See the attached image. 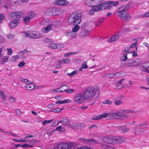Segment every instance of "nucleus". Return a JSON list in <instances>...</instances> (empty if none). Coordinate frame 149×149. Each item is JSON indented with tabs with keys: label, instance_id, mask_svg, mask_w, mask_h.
<instances>
[{
	"label": "nucleus",
	"instance_id": "nucleus-14",
	"mask_svg": "<svg viewBox=\"0 0 149 149\" xmlns=\"http://www.w3.org/2000/svg\"><path fill=\"white\" fill-rule=\"evenodd\" d=\"M54 3L55 4L60 6H65L69 4L68 2L65 0H56Z\"/></svg>",
	"mask_w": 149,
	"mask_h": 149
},
{
	"label": "nucleus",
	"instance_id": "nucleus-32",
	"mask_svg": "<svg viewBox=\"0 0 149 149\" xmlns=\"http://www.w3.org/2000/svg\"><path fill=\"white\" fill-rule=\"evenodd\" d=\"M31 18L28 16H26L23 18V21L26 24H27L29 22L31 19Z\"/></svg>",
	"mask_w": 149,
	"mask_h": 149
},
{
	"label": "nucleus",
	"instance_id": "nucleus-45",
	"mask_svg": "<svg viewBox=\"0 0 149 149\" xmlns=\"http://www.w3.org/2000/svg\"><path fill=\"white\" fill-rule=\"evenodd\" d=\"M102 103L106 105H111L112 104V102L111 101L106 100L103 101L102 102Z\"/></svg>",
	"mask_w": 149,
	"mask_h": 149
},
{
	"label": "nucleus",
	"instance_id": "nucleus-21",
	"mask_svg": "<svg viewBox=\"0 0 149 149\" xmlns=\"http://www.w3.org/2000/svg\"><path fill=\"white\" fill-rule=\"evenodd\" d=\"M130 8V6L128 5L121 6L118 9V12L125 11V10L128 9Z\"/></svg>",
	"mask_w": 149,
	"mask_h": 149
},
{
	"label": "nucleus",
	"instance_id": "nucleus-25",
	"mask_svg": "<svg viewBox=\"0 0 149 149\" xmlns=\"http://www.w3.org/2000/svg\"><path fill=\"white\" fill-rule=\"evenodd\" d=\"M69 87L67 85H63L62 86L59 88H58L57 90H59L60 89H61L59 91H56L57 92H64L66 91L68 89Z\"/></svg>",
	"mask_w": 149,
	"mask_h": 149
},
{
	"label": "nucleus",
	"instance_id": "nucleus-5",
	"mask_svg": "<svg viewBox=\"0 0 149 149\" xmlns=\"http://www.w3.org/2000/svg\"><path fill=\"white\" fill-rule=\"evenodd\" d=\"M25 34L26 36L31 38L37 39L42 37V35L40 33L35 31H28Z\"/></svg>",
	"mask_w": 149,
	"mask_h": 149
},
{
	"label": "nucleus",
	"instance_id": "nucleus-63",
	"mask_svg": "<svg viewBox=\"0 0 149 149\" xmlns=\"http://www.w3.org/2000/svg\"><path fill=\"white\" fill-rule=\"evenodd\" d=\"M71 101L69 99H66L63 101V103H67L69 102H71Z\"/></svg>",
	"mask_w": 149,
	"mask_h": 149
},
{
	"label": "nucleus",
	"instance_id": "nucleus-46",
	"mask_svg": "<svg viewBox=\"0 0 149 149\" xmlns=\"http://www.w3.org/2000/svg\"><path fill=\"white\" fill-rule=\"evenodd\" d=\"M110 7L109 8V9L110 10L112 9V6H115L118 4V1L111 2Z\"/></svg>",
	"mask_w": 149,
	"mask_h": 149
},
{
	"label": "nucleus",
	"instance_id": "nucleus-20",
	"mask_svg": "<svg viewBox=\"0 0 149 149\" xmlns=\"http://www.w3.org/2000/svg\"><path fill=\"white\" fill-rule=\"evenodd\" d=\"M122 72H115L112 74H109L107 75L108 77L110 78H114L120 76Z\"/></svg>",
	"mask_w": 149,
	"mask_h": 149
},
{
	"label": "nucleus",
	"instance_id": "nucleus-26",
	"mask_svg": "<svg viewBox=\"0 0 149 149\" xmlns=\"http://www.w3.org/2000/svg\"><path fill=\"white\" fill-rule=\"evenodd\" d=\"M81 140H84V142L86 143H97V141L93 139H81Z\"/></svg>",
	"mask_w": 149,
	"mask_h": 149
},
{
	"label": "nucleus",
	"instance_id": "nucleus-44",
	"mask_svg": "<svg viewBox=\"0 0 149 149\" xmlns=\"http://www.w3.org/2000/svg\"><path fill=\"white\" fill-rule=\"evenodd\" d=\"M20 81L22 83H26L27 84L31 83V81L28 80L27 79H24L22 78L20 79Z\"/></svg>",
	"mask_w": 149,
	"mask_h": 149
},
{
	"label": "nucleus",
	"instance_id": "nucleus-11",
	"mask_svg": "<svg viewBox=\"0 0 149 149\" xmlns=\"http://www.w3.org/2000/svg\"><path fill=\"white\" fill-rule=\"evenodd\" d=\"M56 12V9L51 8L47 9L45 12V14L47 16L56 15L57 14Z\"/></svg>",
	"mask_w": 149,
	"mask_h": 149
},
{
	"label": "nucleus",
	"instance_id": "nucleus-51",
	"mask_svg": "<svg viewBox=\"0 0 149 149\" xmlns=\"http://www.w3.org/2000/svg\"><path fill=\"white\" fill-rule=\"evenodd\" d=\"M62 110V109H61L59 108H58L51 110V111L54 112L55 113H57L60 112Z\"/></svg>",
	"mask_w": 149,
	"mask_h": 149
},
{
	"label": "nucleus",
	"instance_id": "nucleus-10",
	"mask_svg": "<svg viewBox=\"0 0 149 149\" xmlns=\"http://www.w3.org/2000/svg\"><path fill=\"white\" fill-rule=\"evenodd\" d=\"M111 4L110 1L105 2L104 0H103L101 5H100L98 7L99 10H101L102 9L104 10L110 7Z\"/></svg>",
	"mask_w": 149,
	"mask_h": 149
},
{
	"label": "nucleus",
	"instance_id": "nucleus-23",
	"mask_svg": "<svg viewBox=\"0 0 149 149\" xmlns=\"http://www.w3.org/2000/svg\"><path fill=\"white\" fill-rule=\"evenodd\" d=\"M59 123L62 124L63 125H68L70 124V121L67 118H63L59 121Z\"/></svg>",
	"mask_w": 149,
	"mask_h": 149
},
{
	"label": "nucleus",
	"instance_id": "nucleus-19",
	"mask_svg": "<svg viewBox=\"0 0 149 149\" xmlns=\"http://www.w3.org/2000/svg\"><path fill=\"white\" fill-rule=\"evenodd\" d=\"M20 22L19 20H14L13 21L10 22L9 26L11 28H13L16 27Z\"/></svg>",
	"mask_w": 149,
	"mask_h": 149
},
{
	"label": "nucleus",
	"instance_id": "nucleus-1",
	"mask_svg": "<svg viewBox=\"0 0 149 149\" xmlns=\"http://www.w3.org/2000/svg\"><path fill=\"white\" fill-rule=\"evenodd\" d=\"M83 15L82 12H75L72 13L69 17L68 22L73 23L74 25L79 24L81 22V18Z\"/></svg>",
	"mask_w": 149,
	"mask_h": 149
},
{
	"label": "nucleus",
	"instance_id": "nucleus-13",
	"mask_svg": "<svg viewBox=\"0 0 149 149\" xmlns=\"http://www.w3.org/2000/svg\"><path fill=\"white\" fill-rule=\"evenodd\" d=\"M63 45L62 44H56L54 43H52L48 46L49 48H51L55 49H60L64 47Z\"/></svg>",
	"mask_w": 149,
	"mask_h": 149
},
{
	"label": "nucleus",
	"instance_id": "nucleus-50",
	"mask_svg": "<svg viewBox=\"0 0 149 149\" xmlns=\"http://www.w3.org/2000/svg\"><path fill=\"white\" fill-rule=\"evenodd\" d=\"M28 16L29 17L31 18H33L35 16V14L33 12H30L28 14Z\"/></svg>",
	"mask_w": 149,
	"mask_h": 149
},
{
	"label": "nucleus",
	"instance_id": "nucleus-29",
	"mask_svg": "<svg viewBox=\"0 0 149 149\" xmlns=\"http://www.w3.org/2000/svg\"><path fill=\"white\" fill-rule=\"evenodd\" d=\"M93 0H85L84 2L87 6L91 7H94Z\"/></svg>",
	"mask_w": 149,
	"mask_h": 149
},
{
	"label": "nucleus",
	"instance_id": "nucleus-61",
	"mask_svg": "<svg viewBox=\"0 0 149 149\" xmlns=\"http://www.w3.org/2000/svg\"><path fill=\"white\" fill-rule=\"evenodd\" d=\"M15 111L17 114L18 115H21L22 114V112L19 110L16 109L15 110Z\"/></svg>",
	"mask_w": 149,
	"mask_h": 149
},
{
	"label": "nucleus",
	"instance_id": "nucleus-48",
	"mask_svg": "<svg viewBox=\"0 0 149 149\" xmlns=\"http://www.w3.org/2000/svg\"><path fill=\"white\" fill-rule=\"evenodd\" d=\"M116 84V85L115 88L116 89H120L123 87L122 85L120 84H118V82H117Z\"/></svg>",
	"mask_w": 149,
	"mask_h": 149
},
{
	"label": "nucleus",
	"instance_id": "nucleus-57",
	"mask_svg": "<svg viewBox=\"0 0 149 149\" xmlns=\"http://www.w3.org/2000/svg\"><path fill=\"white\" fill-rule=\"evenodd\" d=\"M88 67V66L87 65L86 63V62H84L82 65L81 68H84L86 69Z\"/></svg>",
	"mask_w": 149,
	"mask_h": 149
},
{
	"label": "nucleus",
	"instance_id": "nucleus-16",
	"mask_svg": "<svg viewBox=\"0 0 149 149\" xmlns=\"http://www.w3.org/2000/svg\"><path fill=\"white\" fill-rule=\"evenodd\" d=\"M70 145L66 143H63L58 144L57 146L58 149H69Z\"/></svg>",
	"mask_w": 149,
	"mask_h": 149
},
{
	"label": "nucleus",
	"instance_id": "nucleus-43",
	"mask_svg": "<svg viewBox=\"0 0 149 149\" xmlns=\"http://www.w3.org/2000/svg\"><path fill=\"white\" fill-rule=\"evenodd\" d=\"M120 66L122 68H125L128 67H130L129 66V65L127 61V62H123L121 63L120 64Z\"/></svg>",
	"mask_w": 149,
	"mask_h": 149
},
{
	"label": "nucleus",
	"instance_id": "nucleus-33",
	"mask_svg": "<svg viewBox=\"0 0 149 149\" xmlns=\"http://www.w3.org/2000/svg\"><path fill=\"white\" fill-rule=\"evenodd\" d=\"M55 130L61 132H63L65 131V129L64 127L60 125L57 127L55 129Z\"/></svg>",
	"mask_w": 149,
	"mask_h": 149
},
{
	"label": "nucleus",
	"instance_id": "nucleus-2",
	"mask_svg": "<svg viewBox=\"0 0 149 149\" xmlns=\"http://www.w3.org/2000/svg\"><path fill=\"white\" fill-rule=\"evenodd\" d=\"M148 123L147 121L143 122L137 125L133 130L134 133L136 135H139L143 132L145 128H147Z\"/></svg>",
	"mask_w": 149,
	"mask_h": 149
},
{
	"label": "nucleus",
	"instance_id": "nucleus-42",
	"mask_svg": "<svg viewBox=\"0 0 149 149\" xmlns=\"http://www.w3.org/2000/svg\"><path fill=\"white\" fill-rule=\"evenodd\" d=\"M77 70H75L74 71L70 73H68L67 74V75L71 77L76 74L77 73Z\"/></svg>",
	"mask_w": 149,
	"mask_h": 149
},
{
	"label": "nucleus",
	"instance_id": "nucleus-34",
	"mask_svg": "<svg viewBox=\"0 0 149 149\" xmlns=\"http://www.w3.org/2000/svg\"><path fill=\"white\" fill-rule=\"evenodd\" d=\"M65 35L67 36H71L72 37H74L76 36V34H73L72 31H67L65 33Z\"/></svg>",
	"mask_w": 149,
	"mask_h": 149
},
{
	"label": "nucleus",
	"instance_id": "nucleus-41",
	"mask_svg": "<svg viewBox=\"0 0 149 149\" xmlns=\"http://www.w3.org/2000/svg\"><path fill=\"white\" fill-rule=\"evenodd\" d=\"M104 18H102L98 20L97 23H96L95 24V26H100V25L101 23L103 22L104 19Z\"/></svg>",
	"mask_w": 149,
	"mask_h": 149
},
{
	"label": "nucleus",
	"instance_id": "nucleus-59",
	"mask_svg": "<svg viewBox=\"0 0 149 149\" xmlns=\"http://www.w3.org/2000/svg\"><path fill=\"white\" fill-rule=\"evenodd\" d=\"M62 61H63V63H68L70 62V59L69 58H67L66 59H63Z\"/></svg>",
	"mask_w": 149,
	"mask_h": 149
},
{
	"label": "nucleus",
	"instance_id": "nucleus-35",
	"mask_svg": "<svg viewBox=\"0 0 149 149\" xmlns=\"http://www.w3.org/2000/svg\"><path fill=\"white\" fill-rule=\"evenodd\" d=\"M127 53H124L123 54V57H121L120 59V60L121 61H126L127 58Z\"/></svg>",
	"mask_w": 149,
	"mask_h": 149
},
{
	"label": "nucleus",
	"instance_id": "nucleus-54",
	"mask_svg": "<svg viewBox=\"0 0 149 149\" xmlns=\"http://www.w3.org/2000/svg\"><path fill=\"white\" fill-rule=\"evenodd\" d=\"M18 58L19 57L18 55L15 56L14 57H12L11 58L10 61L12 62H15L16 61Z\"/></svg>",
	"mask_w": 149,
	"mask_h": 149
},
{
	"label": "nucleus",
	"instance_id": "nucleus-7",
	"mask_svg": "<svg viewBox=\"0 0 149 149\" xmlns=\"http://www.w3.org/2000/svg\"><path fill=\"white\" fill-rule=\"evenodd\" d=\"M86 99L84 95L81 94H77L74 97V102L77 103H82Z\"/></svg>",
	"mask_w": 149,
	"mask_h": 149
},
{
	"label": "nucleus",
	"instance_id": "nucleus-22",
	"mask_svg": "<svg viewBox=\"0 0 149 149\" xmlns=\"http://www.w3.org/2000/svg\"><path fill=\"white\" fill-rule=\"evenodd\" d=\"M52 26L51 24L48 25L46 27L42 28L41 31L44 33H47L50 31L52 29Z\"/></svg>",
	"mask_w": 149,
	"mask_h": 149
},
{
	"label": "nucleus",
	"instance_id": "nucleus-37",
	"mask_svg": "<svg viewBox=\"0 0 149 149\" xmlns=\"http://www.w3.org/2000/svg\"><path fill=\"white\" fill-rule=\"evenodd\" d=\"M0 96L1 97L2 100L5 101L6 100V96L4 93L0 89Z\"/></svg>",
	"mask_w": 149,
	"mask_h": 149
},
{
	"label": "nucleus",
	"instance_id": "nucleus-52",
	"mask_svg": "<svg viewBox=\"0 0 149 149\" xmlns=\"http://www.w3.org/2000/svg\"><path fill=\"white\" fill-rule=\"evenodd\" d=\"M25 65V62L23 61H22L19 63L18 65V66L20 68H23L24 66Z\"/></svg>",
	"mask_w": 149,
	"mask_h": 149
},
{
	"label": "nucleus",
	"instance_id": "nucleus-40",
	"mask_svg": "<svg viewBox=\"0 0 149 149\" xmlns=\"http://www.w3.org/2000/svg\"><path fill=\"white\" fill-rule=\"evenodd\" d=\"M75 26L72 29V31L73 32H76L78 31L79 29V26L77 24L76 25H74Z\"/></svg>",
	"mask_w": 149,
	"mask_h": 149
},
{
	"label": "nucleus",
	"instance_id": "nucleus-53",
	"mask_svg": "<svg viewBox=\"0 0 149 149\" xmlns=\"http://www.w3.org/2000/svg\"><path fill=\"white\" fill-rule=\"evenodd\" d=\"M90 22H87L85 23H83L81 25V27L82 28H84L87 27L90 24Z\"/></svg>",
	"mask_w": 149,
	"mask_h": 149
},
{
	"label": "nucleus",
	"instance_id": "nucleus-27",
	"mask_svg": "<svg viewBox=\"0 0 149 149\" xmlns=\"http://www.w3.org/2000/svg\"><path fill=\"white\" fill-rule=\"evenodd\" d=\"M103 0H93L94 7H98L100 5H101V4Z\"/></svg>",
	"mask_w": 149,
	"mask_h": 149
},
{
	"label": "nucleus",
	"instance_id": "nucleus-4",
	"mask_svg": "<svg viewBox=\"0 0 149 149\" xmlns=\"http://www.w3.org/2000/svg\"><path fill=\"white\" fill-rule=\"evenodd\" d=\"M110 116L115 119H119L124 120L127 118L128 115L122 112H114L110 114Z\"/></svg>",
	"mask_w": 149,
	"mask_h": 149
},
{
	"label": "nucleus",
	"instance_id": "nucleus-60",
	"mask_svg": "<svg viewBox=\"0 0 149 149\" xmlns=\"http://www.w3.org/2000/svg\"><path fill=\"white\" fill-rule=\"evenodd\" d=\"M123 111L125 112V113H135V111H132L131 110H123L122 111Z\"/></svg>",
	"mask_w": 149,
	"mask_h": 149
},
{
	"label": "nucleus",
	"instance_id": "nucleus-6",
	"mask_svg": "<svg viewBox=\"0 0 149 149\" xmlns=\"http://www.w3.org/2000/svg\"><path fill=\"white\" fill-rule=\"evenodd\" d=\"M118 15L120 19L123 21L128 22L131 19V15L125 11L122 12H118Z\"/></svg>",
	"mask_w": 149,
	"mask_h": 149
},
{
	"label": "nucleus",
	"instance_id": "nucleus-28",
	"mask_svg": "<svg viewBox=\"0 0 149 149\" xmlns=\"http://www.w3.org/2000/svg\"><path fill=\"white\" fill-rule=\"evenodd\" d=\"M72 127H74L76 128H79L80 126L85 127V125L83 123H73L72 125Z\"/></svg>",
	"mask_w": 149,
	"mask_h": 149
},
{
	"label": "nucleus",
	"instance_id": "nucleus-8",
	"mask_svg": "<svg viewBox=\"0 0 149 149\" xmlns=\"http://www.w3.org/2000/svg\"><path fill=\"white\" fill-rule=\"evenodd\" d=\"M113 144L121 143L125 141V138L123 136H112Z\"/></svg>",
	"mask_w": 149,
	"mask_h": 149
},
{
	"label": "nucleus",
	"instance_id": "nucleus-62",
	"mask_svg": "<svg viewBox=\"0 0 149 149\" xmlns=\"http://www.w3.org/2000/svg\"><path fill=\"white\" fill-rule=\"evenodd\" d=\"M48 109H52L54 107V105L52 104H49L47 105Z\"/></svg>",
	"mask_w": 149,
	"mask_h": 149
},
{
	"label": "nucleus",
	"instance_id": "nucleus-36",
	"mask_svg": "<svg viewBox=\"0 0 149 149\" xmlns=\"http://www.w3.org/2000/svg\"><path fill=\"white\" fill-rule=\"evenodd\" d=\"M43 41L47 44H49L54 42V41L53 40L49 39L48 38L44 39Z\"/></svg>",
	"mask_w": 149,
	"mask_h": 149
},
{
	"label": "nucleus",
	"instance_id": "nucleus-18",
	"mask_svg": "<svg viewBox=\"0 0 149 149\" xmlns=\"http://www.w3.org/2000/svg\"><path fill=\"white\" fill-rule=\"evenodd\" d=\"M109 114L108 113H104L102 114L98 115L97 116H93V120H100L104 118L107 117Z\"/></svg>",
	"mask_w": 149,
	"mask_h": 149
},
{
	"label": "nucleus",
	"instance_id": "nucleus-24",
	"mask_svg": "<svg viewBox=\"0 0 149 149\" xmlns=\"http://www.w3.org/2000/svg\"><path fill=\"white\" fill-rule=\"evenodd\" d=\"M120 35L118 34H116L111 36L110 38V40H108V42L109 43H111V42H113L118 40L120 38Z\"/></svg>",
	"mask_w": 149,
	"mask_h": 149
},
{
	"label": "nucleus",
	"instance_id": "nucleus-30",
	"mask_svg": "<svg viewBox=\"0 0 149 149\" xmlns=\"http://www.w3.org/2000/svg\"><path fill=\"white\" fill-rule=\"evenodd\" d=\"M25 87L27 88L29 90H32L34 89L35 86L34 85L32 84L31 81V83L27 84L25 86Z\"/></svg>",
	"mask_w": 149,
	"mask_h": 149
},
{
	"label": "nucleus",
	"instance_id": "nucleus-12",
	"mask_svg": "<svg viewBox=\"0 0 149 149\" xmlns=\"http://www.w3.org/2000/svg\"><path fill=\"white\" fill-rule=\"evenodd\" d=\"M127 62L130 67L136 66L140 63V60L138 59L134 60L132 59H129Z\"/></svg>",
	"mask_w": 149,
	"mask_h": 149
},
{
	"label": "nucleus",
	"instance_id": "nucleus-31",
	"mask_svg": "<svg viewBox=\"0 0 149 149\" xmlns=\"http://www.w3.org/2000/svg\"><path fill=\"white\" fill-rule=\"evenodd\" d=\"M100 10L99 9H98V7H97L96 8H94L93 9H91L88 13L90 15H93L95 12L97 11H98Z\"/></svg>",
	"mask_w": 149,
	"mask_h": 149
},
{
	"label": "nucleus",
	"instance_id": "nucleus-55",
	"mask_svg": "<svg viewBox=\"0 0 149 149\" xmlns=\"http://www.w3.org/2000/svg\"><path fill=\"white\" fill-rule=\"evenodd\" d=\"M10 102L13 103L16 100V99L13 96H10V98L8 99Z\"/></svg>",
	"mask_w": 149,
	"mask_h": 149
},
{
	"label": "nucleus",
	"instance_id": "nucleus-3",
	"mask_svg": "<svg viewBox=\"0 0 149 149\" xmlns=\"http://www.w3.org/2000/svg\"><path fill=\"white\" fill-rule=\"evenodd\" d=\"M97 91V88L95 87L91 86L85 89L84 94L86 99H90L92 98L94 96Z\"/></svg>",
	"mask_w": 149,
	"mask_h": 149
},
{
	"label": "nucleus",
	"instance_id": "nucleus-9",
	"mask_svg": "<svg viewBox=\"0 0 149 149\" xmlns=\"http://www.w3.org/2000/svg\"><path fill=\"white\" fill-rule=\"evenodd\" d=\"M22 14L21 12H14L10 13L9 15V17L10 18L16 20H19L21 16L22 15Z\"/></svg>",
	"mask_w": 149,
	"mask_h": 149
},
{
	"label": "nucleus",
	"instance_id": "nucleus-58",
	"mask_svg": "<svg viewBox=\"0 0 149 149\" xmlns=\"http://www.w3.org/2000/svg\"><path fill=\"white\" fill-rule=\"evenodd\" d=\"M138 42V41H136L135 43H133L132 44V45L130 46V48H132L134 47L137 45Z\"/></svg>",
	"mask_w": 149,
	"mask_h": 149
},
{
	"label": "nucleus",
	"instance_id": "nucleus-39",
	"mask_svg": "<svg viewBox=\"0 0 149 149\" xmlns=\"http://www.w3.org/2000/svg\"><path fill=\"white\" fill-rule=\"evenodd\" d=\"M122 103L123 102L119 98L116 99L114 102V104L116 105H119L122 104Z\"/></svg>",
	"mask_w": 149,
	"mask_h": 149
},
{
	"label": "nucleus",
	"instance_id": "nucleus-38",
	"mask_svg": "<svg viewBox=\"0 0 149 149\" xmlns=\"http://www.w3.org/2000/svg\"><path fill=\"white\" fill-rule=\"evenodd\" d=\"M129 130V129L128 128H127L125 125H124V127L121 130V132L122 133H125L126 132H128Z\"/></svg>",
	"mask_w": 149,
	"mask_h": 149
},
{
	"label": "nucleus",
	"instance_id": "nucleus-15",
	"mask_svg": "<svg viewBox=\"0 0 149 149\" xmlns=\"http://www.w3.org/2000/svg\"><path fill=\"white\" fill-rule=\"evenodd\" d=\"M90 33L91 31H90L84 29L82 30L81 32L79 33V36L80 37H84L88 36Z\"/></svg>",
	"mask_w": 149,
	"mask_h": 149
},
{
	"label": "nucleus",
	"instance_id": "nucleus-56",
	"mask_svg": "<svg viewBox=\"0 0 149 149\" xmlns=\"http://www.w3.org/2000/svg\"><path fill=\"white\" fill-rule=\"evenodd\" d=\"M13 141H14L15 142H28V141H26L25 140H22V139L18 140L16 139H14Z\"/></svg>",
	"mask_w": 149,
	"mask_h": 149
},
{
	"label": "nucleus",
	"instance_id": "nucleus-49",
	"mask_svg": "<svg viewBox=\"0 0 149 149\" xmlns=\"http://www.w3.org/2000/svg\"><path fill=\"white\" fill-rule=\"evenodd\" d=\"M54 24L56 25V27L61 26L62 25V23L60 21H55L54 22Z\"/></svg>",
	"mask_w": 149,
	"mask_h": 149
},
{
	"label": "nucleus",
	"instance_id": "nucleus-64",
	"mask_svg": "<svg viewBox=\"0 0 149 149\" xmlns=\"http://www.w3.org/2000/svg\"><path fill=\"white\" fill-rule=\"evenodd\" d=\"M8 54V55H10L12 53V51L11 49L7 48Z\"/></svg>",
	"mask_w": 149,
	"mask_h": 149
},
{
	"label": "nucleus",
	"instance_id": "nucleus-47",
	"mask_svg": "<svg viewBox=\"0 0 149 149\" xmlns=\"http://www.w3.org/2000/svg\"><path fill=\"white\" fill-rule=\"evenodd\" d=\"M53 120V119H51L49 120H45L42 122V124L44 125L50 123L52 122Z\"/></svg>",
	"mask_w": 149,
	"mask_h": 149
},
{
	"label": "nucleus",
	"instance_id": "nucleus-17",
	"mask_svg": "<svg viewBox=\"0 0 149 149\" xmlns=\"http://www.w3.org/2000/svg\"><path fill=\"white\" fill-rule=\"evenodd\" d=\"M112 136L111 137H102V140L104 142L109 144H112Z\"/></svg>",
	"mask_w": 149,
	"mask_h": 149
}]
</instances>
